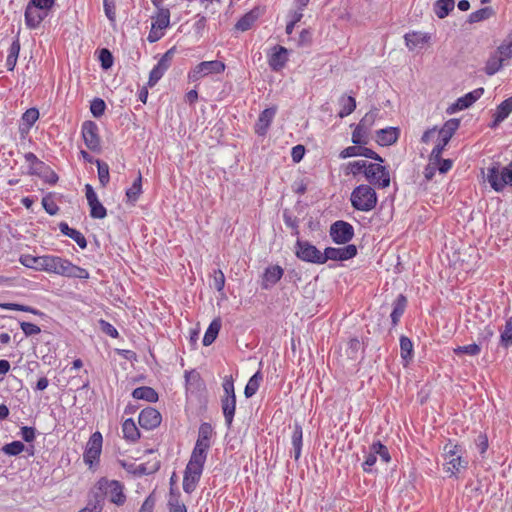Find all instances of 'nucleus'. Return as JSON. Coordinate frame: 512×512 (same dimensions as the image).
Masks as SVG:
<instances>
[{"mask_svg": "<svg viewBox=\"0 0 512 512\" xmlns=\"http://www.w3.org/2000/svg\"><path fill=\"white\" fill-rule=\"evenodd\" d=\"M47 16V13L41 10H38L36 7H32L27 4L25 9V24L30 29H36L42 23V21Z\"/></svg>", "mask_w": 512, "mask_h": 512, "instance_id": "obj_21", "label": "nucleus"}, {"mask_svg": "<svg viewBox=\"0 0 512 512\" xmlns=\"http://www.w3.org/2000/svg\"><path fill=\"white\" fill-rule=\"evenodd\" d=\"M100 454V452L94 449L90 450L89 448L85 447L83 460L85 464H87L91 468L95 462L99 461Z\"/></svg>", "mask_w": 512, "mask_h": 512, "instance_id": "obj_61", "label": "nucleus"}, {"mask_svg": "<svg viewBox=\"0 0 512 512\" xmlns=\"http://www.w3.org/2000/svg\"><path fill=\"white\" fill-rule=\"evenodd\" d=\"M352 143L355 145H365L368 143V131L361 127L359 124L355 127L352 133Z\"/></svg>", "mask_w": 512, "mask_h": 512, "instance_id": "obj_48", "label": "nucleus"}, {"mask_svg": "<svg viewBox=\"0 0 512 512\" xmlns=\"http://www.w3.org/2000/svg\"><path fill=\"white\" fill-rule=\"evenodd\" d=\"M500 345L504 348L512 346V317L506 320L504 329L501 331Z\"/></svg>", "mask_w": 512, "mask_h": 512, "instance_id": "obj_42", "label": "nucleus"}, {"mask_svg": "<svg viewBox=\"0 0 512 512\" xmlns=\"http://www.w3.org/2000/svg\"><path fill=\"white\" fill-rule=\"evenodd\" d=\"M283 220L287 227L291 228L292 235L299 236V220L296 216L292 215V213L285 209L283 211Z\"/></svg>", "mask_w": 512, "mask_h": 512, "instance_id": "obj_44", "label": "nucleus"}, {"mask_svg": "<svg viewBox=\"0 0 512 512\" xmlns=\"http://www.w3.org/2000/svg\"><path fill=\"white\" fill-rule=\"evenodd\" d=\"M90 207V216L94 219H103L107 215L106 208L102 205V203L97 199L94 202L88 204Z\"/></svg>", "mask_w": 512, "mask_h": 512, "instance_id": "obj_52", "label": "nucleus"}, {"mask_svg": "<svg viewBox=\"0 0 512 512\" xmlns=\"http://www.w3.org/2000/svg\"><path fill=\"white\" fill-rule=\"evenodd\" d=\"M169 512H187V508L184 503H181L179 499L171 498L168 501Z\"/></svg>", "mask_w": 512, "mask_h": 512, "instance_id": "obj_64", "label": "nucleus"}, {"mask_svg": "<svg viewBox=\"0 0 512 512\" xmlns=\"http://www.w3.org/2000/svg\"><path fill=\"white\" fill-rule=\"evenodd\" d=\"M357 255V247L354 244H347L342 248L327 247L323 252L324 263L328 260L346 261Z\"/></svg>", "mask_w": 512, "mask_h": 512, "instance_id": "obj_14", "label": "nucleus"}, {"mask_svg": "<svg viewBox=\"0 0 512 512\" xmlns=\"http://www.w3.org/2000/svg\"><path fill=\"white\" fill-rule=\"evenodd\" d=\"M20 327L26 337L37 335L41 332L39 326L30 322L22 321L20 322Z\"/></svg>", "mask_w": 512, "mask_h": 512, "instance_id": "obj_62", "label": "nucleus"}, {"mask_svg": "<svg viewBox=\"0 0 512 512\" xmlns=\"http://www.w3.org/2000/svg\"><path fill=\"white\" fill-rule=\"evenodd\" d=\"M379 114L378 108H373L369 112H367L364 117L360 120L358 123L361 127L369 131V129L373 126L375 123V120L377 119Z\"/></svg>", "mask_w": 512, "mask_h": 512, "instance_id": "obj_51", "label": "nucleus"}, {"mask_svg": "<svg viewBox=\"0 0 512 512\" xmlns=\"http://www.w3.org/2000/svg\"><path fill=\"white\" fill-rule=\"evenodd\" d=\"M99 60L101 62V67L104 70H108L112 67L114 58L112 53L107 48H102L99 52Z\"/></svg>", "mask_w": 512, "mask_h": 512, "instance_id": "obj_56", "label": "nucleus"}, {"mask_svg": "<svg viewBox=\"0 0 512 512\" xmlns=\"http://www.w3.org/2000/svg\"><path fill=\"white\" fill-rule=\"evenodd\" d=\"M176 52V47H172L169 50H167L162 57L159 59L158 63L155 65L162 71L166 72L167 69L170 67L173 56Z\"/></svg>", "mask_w": 512, "mask_h": 512, "instance_id": "obj_54", "label": "nucleus"}, {"mask_svg": "<svg viewBox=\"0 0 512 512\" xmlns=\"http://www.w3.org/2000/svg\"><path fill=\"white\" fill-rule=\"evenodd\" d=\"M486 179L496 192L503 191L507 185L512 186V162L504 167L494 162L487 168Z\"/></svg>", "mask_w": 512, "mask_h": 512, "instance_id": "obj_4", "label": "nucleus"}, {"mask_svg": "<svg viewBox=\"0 0 512 512\" xmlns=\"http://www.w3.org/2000/svg\"><path fill=\"white\" fill-rule=\"evenodd\" d=\"M103 7L106 17L110 22L116 21V5L114 0H103Z\"/></svg>", "mask_w": 512, "mask_h": 512, "instance_id": "obj_59", "label": "nucleus"}, {"mask_svg": "<svg viewBox=\"0 0 512 512\" xmlns=\"http://www.w3.org/2000/svg\"><path fill=\"white\" fill-rule=\"evenodd\" d=\"M463 448L457 443H453L451 440L443 447V457L446 460L447 472H450V476H456L462 470L467 469L468 461L463 459Z\"/></svg>", "mask_w": 512, "mask_h": 512, "instance_id": "obj_5", "label": "nucleus"}, {"mask_svg": "<svg viewBox=\"0 0 512 512\" xmlns=\"http://www.w3.org/2000/svg\"><path fill=\"white\" fill-rule=\"evenodd\" d=\"M454 0H437L434 3V13L440 19H444L454 9Z\"/></svg>", "mask_w": 512, "mask_h": 512, "instance_id": "obj_33", "label": "nucleus"}, {"mask_svg": "<svg viewBox=\"0 0 512 512\" xmlns=\"http://www.w3.org/2000/svg\"><path fill=\"white\" fill-rule=\"evenodd\" d=\"M370 450L373 451L376 456H379L383 462H390L391 456L388 451V448L385 445H383L380 441L374 442L370 446Z\"/></svg>", "mask_w": 512, "mask_h": 512, "instance_id": "obj_49", "label": "nucleus"}, {"mask_svg": "<svg viewBox=\"0 0 512 512\" xmlns=\"http://www.w3.org/2000/svg\"><path fill=\"white\" fill-rule=\"evenodd\" d=\"M90 494L94 500H99L102 507L106 497L117 505H122L126 500L122 484L119 481L107 480L106 478H101Z\"/></svg>", "mask_w": 512, "mask_h": 512, "instance_id": "obj_1", "label": "nucleus"}, {"mask_svg": "<svg viewBox=\"0 0 512 512\" xmlns=\"http://www.w3.org/2000/svg\"><path fill=\"white\" fill-rule=\"evenodd\" d=\"M56 0H29L28 5L36 7L38 10L48 12L55 5Z\"/></svg>", "mask_w": 512, "mask_h": 512, "instance_id": "obj_60", "label": "nucleus"}, {"mask_svg": "<svg viewBox=\"0 0 512 512\" xmlns=\"http://www.w3.org/2000/svg\"><path fill=\"white\" fill-rule=\"evenodd\" d=\"M288 61V50L280 45L273 48L272 54L269 56L268 63L273 71L281 70Z\"/></svg>", "mask_w": 512, "mask_h": 512, "instance_id": "obj_19", "label": "nucleus"}, {"mask_svg": "<svg viewBox=\"0 0 512 512\" xmlns=\"http://www.w3.org/2000/svg\"><path fill=\"white\" fill-rule=\"evenodd\" d=\"M95 163L98 169V179L102 187H106L110 181L109 166L106 162L95 159Z\"/></svg>", "mask_w": 512, "mask_h": 512, "instance_id": "obj_41", "label": "nucleus"}, {"mask_svg": "<svg viewBox=\"0 0 512 512\" xmlns=\"http://www.w3.org/2000/svg\"><path fill=\"white\" fill-rule=\"evenodd\" d=\"M213 434V428L210 423L204 422L200 425L198 431V438L191 453V456L207 459V453L211 446L210 439Z\"/></svg>", "mask_w": 512, "mask_h": 512, "instance_id": "obj_9", "label": "nucleus"}, {"mask_svg": "<svg viewBox=\"0 0 512 512\" xmlns=\"http://www.w3.org/2000/svg\"><path fill=\"white\" fill-rule=\"evenodd\" d=\"M132 396L137 400H145L150 403H155L158 401V393L149 386H141L134 389Z\"/></svg>", "mask_w": 512, "mask_h": 512, "instance_id": "obj_27", "label": "nucleus"}, {"mask_svg": "<svg viewBox=\"0 0 512 512\" xmlns=\"http://www.w3.org/2000/svg\"><path fill=\"white\" fill-rule=\"evenodd\" d=\"M123 437L130 442H136L140 438V431L132 418L126 419L122 424Z\"/></svg>", "mask_w": 512, "mask_h": 512, "instance_id": "obj_29", "label": "nucleus"}, {"mask_svg": "<svg viewBox=\"0 0 512 512\" xmlns=\"http://www.w3.org/2000/svg\"><path fill=\"white\" fill-rule=\"evenodd\" d=\"M24 158H25L26 162L31 164L30 174H32V175L41 176L42 169H48V166L43 161L39 160L37 158V156L32 152L26 153L24 155Z\"/></svg>", "mask_w": 512, "mask_h": 512, "instance_id": "obj_36", "label": "nucleus"}, {"mask_svg": "<svg viewBox=\"0 0 512 512\" xmlns=\"http://www.w3.org/2000/svg\"><path fill=\"white\" fill-rule=\"evenodd\" d=\"M341 110L338 113L340 118L350 115L356 109V100L352 96H343L340 99Z\"/></svg>", "mask_w": 512, "mask_h": 512, "instance_id": "obj_38", "label": "nucleus"}, {"mask_svg": "<svg viewBox=\"0 0 512 512\" xmlns=\"http://www.w3.org/2000/svg\"><path fill=\"white\" fill-rule=\"evenodd\" d=\"M225 70V64L219 60L203 61L197 64L192 71L189 72L188 78L190 81H197L200 78L209 74H219Z\"/></svg>", "mask_w": 512, "mask_h": 512, "instance_id": "obj_12", "label": "nucleus"}, {"mask_svg": "<svg viewBox=\"0 0 512 512\" xmlns=\"http://www.w3.org/2000/svg\"><path fill=\"white\" fill-rule=\"evenodd\" d=\"M364 175L367 181L379 188H387L390 185V173L388 169L379 163H366Z\"/></svg>", "mask_w": 512, "mask_h": 512, "instance_id": "obj_8", "label": "nucleus"}, {"mask_svg": "<svg viewBox=\"0 0 512 512\" xmlns=\"http://www.w3.org/2000/svg\"><path fill=\"white\" fill-rule=\"evenodd\" d=\"M39 118V111L36 108H30L23 114V121L32 126Z\"/></svg>", "mask_w": 512, "mask_h": 512, "instance_id": "obj_63", "label": "nucleus"}, {"mask_svg": "<svg viewBox=\"0 0 512 512\" xmlns=\"http://www.w3.org/2000/svg\"><path fill=\"white\" fill-rule=\"evenodd\" d=\"M98 126L93 121H85L82 124V137L85 145L93 152H99L101 149V140L98 134Z\"/></svg>", "mask_w": 512, "mask_h": 512, "instance_id": "obj_13", "label": "nucleus"}, {"mask_svg": "<svg viewBox=\"0 0 512 512\" xmlns=\"http://www.w3.org/2000/svg\"><path fill=\"white\" fill-rule=\"evenodd\" d=\"M70 262L71 261L59 256L50 255L46 272L55 273L65 277Z\"/></svg>", "mask_w": 512, "mask_h": 512, "instance_id": "obj_24", "label": "nucleus"}, {"mask_svg": "<svg viewBox=\"0 0 512 512\" xmlns=\"http://www.w3.org/2000/svg\"><path fill=\"white\" fill-rule=\"evenodd\" d=\"M223 394L220 397L221 409L228 429L232 427V423L236 411V394L234 387V379L231 375L223 378L222 383Z\"/></svg>", "mask_w": 512, "mask_h": 512, "instance_id": "obj_2", "label": "nucleus"}, {"mask_svg": "<svg viewBox=\"0 0 512 512\" xmlns=\"http://www.w3.org/2000/svg\"><path fill=\"white\" fill-rule=\"evenodd\" d=\"M25 450V445L21 441H12L2 447V451L9 456H17Z\"/></svg>", "mask_w": 512, "mask_h": 512, "instance_id": "obj_50", "label": "nucleus"}, {"mask_svg": "<svg viewBox=\"0 0 512 512\" xmlns=\"http://www.w3.org/2000/svg\"><path fill=\"white\" fill-rule=\"evenodd\" d=\"M294 248L298 259L313 264H324L323 252L309 241L298 238Z\"/></svg>", "mask_w": 512, "mask_h": 512, "instance_id": "obj_7", "label": "nucleus"}, {"mask_svg": "<svg viewBox=\"0 0 512 512\" xmlns=\"http://www.w3.org/2000/svg\"><path fill=\"white\" fill-rule=\"evenodd\" d=\"M58 226L61 233L73 239L81 249H85L87 247V240L80 231L69 227L66 222H60Z\"/></svg>", "mask_w": 512, "mask_h": 512, "instance_id": "obj_25", "label": "nucleus"}, {"mask_svg": "<svg viewBox=\"0 0 512 512\" xmlns=\"http://www.w3.org/2000/svg\"><path fill=\"white\" fill-rule=\"evenodd\" d=\"M404 38H405L406 46L410 50H413L416 47L423 45L430 40V36L428 34L421 33V32L407 33V34H405Z\"/></svg>", "mask_w": 512, "mask_h": 512, "instance_id": "obj_28", "label": "nucleus"}, {"mask_svg": "<svg viewBox=\"0 0 512 512\" xmlns=\"http://www.w3.org/2000/svg\"><path fill=\"white\" fill-rule=\"evenodd\" d=\"M497 52L505 59L512 57V33L498 47Z\"/></svg>", "mask_w": 512, "mask_h": 512, "instance_id": "obj_58", "label": "nucleus"}, {"mask_svg": "<svg viewBox=\"0 0 512 512\" xmlns=\"http://www.w3.org/2000/svg\"><path fill=\"white\" fill-rule=\"evenodd\" d=\"M429 161L436 166L437 170L441 174L447 173L453 166V161L451 159H443L441 155H439V158H433L432 153L429 156Z\"/></svg>", "mask_w": 512, "mask_h": 512, "instance_id": "obj_46", "label": "nucleus"}, {"mask_svg": "<svg viewBox=\"0 0 512 512\" xmlns=\"http://www.w3.org/2000/svg\"><path fill=\"white\" fill-rule=\"evenodd\" d=\"M277 113V107L273 106L270 108L264 109L258 117L257 122L255 123L254 130L255 133L259 136H265L270 128V125Z\"/></svg>", "mask_w": 512, "mask_h": 512, "instance_id": "obj_18", "label": "nucleus"}, {"mask_svg": "<svg viewBox=\"0 0 512 512\" xmlns=\"http://www.w3.org/2000/svg\"><path fill=\"white\" fill-rule=\"evenodd\" d=\"M262 379L263 376L260 371H257L253 376L250 377L244 389V394L246 398H251L253 395L256 394Z\"/></svg>", "mask_w": 512, "mask_h": 512, "instance_id": "obj_37", "label": "nucleus"}, {"mask_svg": "<svg viewBox=\"0 0 512 512\" xmlns=\"http://www.w3.org/2000/svg\"><path fill=\"white\" fill-rule=\"evenodd\" d=\"M498 114V121H504L512 113V96L502 101L495 111Z\"/></svg>", "mask_w": 512, "mask_h": 512, "instance_id": "obj_45", "label": "nucleus"}, {"mask_svg": "<svg viewBox=\"0 0 512 512\" xmlns=\"http://www.w3.org/2000/svg\"><path fill=\"white\" fill-rule=\"evenodd\" d=\"M106 109V103L101 98H94L90 104V111L95 118H100Z\"/></svg>", "mask_w": 512, "mask_h": 512, "instance_id": "obj_55", "label": "nucleus"}, {"mask_svg": "<svg viewBox=\"0 0 512 512\" xmlns=\"http://www.w3.org/2000/svg\"><path fill=\"white\" fill-rule=\"evenodd\" d=\"M302 438H303L302 427H301V425L296 423L294 426V430H293L292 438H291L293 452H294V458L296 461L301 456Z\"/></svg>", "mask_w": 512, "mask_h": 512, "instance_id": "obj_34", "label": "nucleus"}, {"mask_svg": "<svg viewBox=\"0 0 512 512\" xmlns=\"http://www.w3.org/2000/svg\"><path fill=\"white\" fill-rule=\"evenodd\" d=\"M162 416L158 410L152 407L143 409L138 418L139 425L146 430H152L161 424Z\"/></svg>", "mask_w": 512, "mask_h": 512, "instance_id": "obj_16", "label": "nucleus"}, {"mask_svg": "<svg viewBox=\"0 0 512 512\" xmlns=\"http://www.w3.org/2000/svg\"><path fill=\"white\" fill-rule=\"evenodd\" d=\"M102 444H103L102 434L99 431H96L90 436V438L86 444V447L89 448L90 450L94 449L101 453Z\"/></svg>", "mask_w": 512, "mask_h": 512, "instance_id": "obj_57", "label": "nucleus"}, {"mask_svg": "<svg viewBox=\"0 0 512 512\" xmlns=\"http://www.w3.org/2000/svg\"><path fill=\"white\" fill-rule=\"evenodd\" d=\"M157 19L156 22L153 23V28L157 27L160 30H163L169 26L170 23V11L168 8L160 7L157 8Z\"/></svg>", "mask_w": 512, "mask_h": 512, "instance_id": "obj_43", "label": "nucleus"}, {"mask_svg": "<svg viewBox=\"0 0 512 512\" xmlns=\"http://www.w3.org/2000/svg\"><path fill=\"white\" fill-rule=\"evenodd\" d=\"M142 193V175L139 172L132 186L126 190L127 202L134 205Z\"/></svg>", "mask_w": 512, "mask_h": 512, "instance_id": "obj_31", "label": "nucleus"}, {"mask_svg": "<svg viewBox=\"0 0 512 512\" xmlns=\"http://www.w3.org/2000/svg\"><path fill=\"white\" fill-rule=\"evenodd\" d=\"M50 255L33 256L25 254L20 257V263L28 268H33L39 271H46Z\"/></svg>", "mask_w": 512, "mask_h": 512, "instance_id": "obj_22", "label": "nucleus"}, {"mask_svg": "<svg viewBox=\"0 0 512 512\" xmlns=\"http://www.w3.org/2000/svg\"><path fill=\"white\" fill-rule=\"evenodd\" d=\"M400 130L397 127H387L376 132L377 143L381 146H390L397 142Z\"/></svg>", "mask_w": 512, "mask_h": 512, "instance_id": "obj_23", "label": "nucleus"}, {"mask_svg": "<svg viewBox=\"0 0 512 512\" xmlns=\"http://www.w3.org/2000/svg\"><path fill=\"white\" fill-rule=\"evenodd\" d=\"M400 352L402 359L408 363L413 358V343L412 341L407 337L402 335L400 337Z\"/></svg>", "mask_w": 512, "mask_h": 512, "instance_id": "obj_39", "label": "nucleus"}, {"mask_svg": "<svg viewBox=\"0 0 512 512\" xmlns=\"http://www.w3.org/2000/svg\"><path fill=\"white\" fill-rule=\"evenodd\" d=\"M407 307V298L403 294H399L393 302V310L391 312V324L393 327L397 326L400 318L405 312Z\"/></svg>", "mask_w": 512, "mask_h": 512, "instance_id": "obj_26", "label": "nucleus"}, {"mask_svg": "<svg viewBox=\"0 0 512 512\" xmlns=\"http://www.w3.org/2000/svg\"><path fill=\"white\" fill-rule=\"evenodd\" d=\"M284 270L279 265H272L265 269L261 287L263 289H270L273 287L283 276Z\"/></svg>", "mask_w": 512, "mask_h": 512, "instance_id": "obj_20", "label": "nucleus"}, {"mask_svg": "<svg viewBox=\"0 0 512 512\" xmlns=\"http://www.w3.org/2000/svg\"><path fill=\"white\" fill-rule=\"evenodd\" d=\"M350 201L355 210L369 212L376 207L378 198L371 186L361 184L352 191Z\"/></svg>", "mask_w": 512, "mask_h": 512, "instance_id": "obj_3", "label": "nucleus"}, {"mask_svg": "<svg viewBox=\"0 0 512 512\" xmlns=\"http://www.w3.org/2000/svg\"><path fill=\"white\" fill-rule=\"evenodd\" d=\"M221 325L222 323L220 318H215L212 320L202 340L204 346H209L216 340L221 329Z\"/></svg>", "mask_w": 512, "mask_h": 512, "instance_id": "obj_30", "label": "nucleus"}, {"mask_svg": "<svg viewBox=\"0 0 512 512\" xmlns=\"http://www.w3.org/2000/svg\"><path fill=\"white\" fill-rule=\"evenodd\" d=\"M65 277L77 278V279H88L89 272L85 268L79 267V266L73 264L72 262H70Z\"/></svg>", "mask_w": 512, "mask_h": 512, "instance_id": "obj_47", "label": "nucleus"}, {"mask_svg": "<svg viewBox=\"0 0 512 512\" xmlns=\"http://www.w3.org/2000/svg\"><path fill=\"white\" fill-rule=\"evenodd\" d=\"M206 460L190 456L189 462L184 471L183 490L191 494L199 482Z\"/></svg>", "mask_w": 512, "mask_h": 512, "instance_id": "obj_6", "label": "nucleus"}, {"mask_svg": "<svg viewBox=\"0 0 512 512\" xmlns=\"http://www.w3.org/2000/svg\"><path fill=\"white\" fill-rule=\"evenodd\" d=\"M481 351L480 345L473 343L465 346H458L453 349L455 355L467 354L470 356H477Z\"/></svg>", "mask_w": 512, "mask_h": 512, "instance_id": "obj_53", "label": "nucleus"}, {"mask_svg": "<svg viewBox=\"0 0 512 512\" xmlns=\"http://www.w3.org/2000/svg\"><path fill=\"white\" fill-rule=\"evenodd\" d=\"M494 15V10L492 9V7H484V8H481L475 12H472L469 16H468V22L470 24H473V23H478V22H481V21H484L488 18H490L491 16Z\"/></svg>", "mask_w": 512, "mask_h": 512, "instance_id": "obj_40", "label": "nucleus"}, {"mask_svg": "<svg viewBox=\"0 0 512 512\" xmlns=\"http://www.w3.org/2000/svg\"><path fill=\"white\" fill-rule=\"evenodd\" d=\"M329 235L335 244H348L354 237V228L350 223L338 220L331 224Z\"/></svg>", "mask_w": 512, "mask_h": 512, "instance_id": "obj_11", "label": "nucleus"}, {"mask_svg": "<svg viewBox=\"0 0 512 512\" xmlns=\"http://www.w3.org/2000/svg\"><path fill=\"white\" fill-rule=\"evenodd\" d=\"M258 18V13L255 10H251L245 15H243L235 24V29L238 31L245 32L249 30L254 22Z\"/></svg>", "mask_w": 512, "mask_h": 512, "instance_id": "obj_35", "label": "nucleus"}, {"mask_svg": "<svg viewBox=\"0 0 512 512\" xmlns=\"http://www.w3.org/2000/svg\"><path fill=\"white\" fill-rule=\"evenodd\" d=\"M356 156H363V157L378 161L380 163H382L384 161L383 158L378 153H376L375 151H373L370 148L362 147L361 145H354V146L346 147L339 154V157L341 159H346V158L356 157Z\"/></svg>", "mask_w": 512, "mask_h": 512, "instance_id": "obj_17", "label": "nucleus"}, {"mask_svg": "<svg viewBox=\"0 0 512 512\" xmlns=\"http://www.w3.org/2000/svg\"><path fill=\"white\" fill-rule=\"evenodd\" d=\"M504 58L496 51L490 55L485 65V73L489 76L497 73L503 66Z\"/></svg>", "mask_w": 512, "mask_h": 512, "instance_id": "obj_32", "label": "nucleus"}, {"mask_svg": "<svg viewBox=\"0 0 512 512\" xmlns=\"http://www.w3.org/2000/svg\"><path fill=\"white\" fill-rule=\"evenodd\" d=\"M460 120L453 118L445 122L444 126L438 131L439 143L432 150V157L439 158L445 147L459 128Z\"/></svg>", "mask_w": 512, "mask_h": 512, "instance_id": "obj_10", "label": "nucleus"}, {"mask_svg": "<svg viewBox=\"0 0 512 512\" xmlns=\"http://www.w3.org/2000/svg\"><path fill=\"white\" fill-rule=\"evenodd\" d=\"M484 93V88H477L464 96L458 98L453 104H451L446 112L448 114H454L457 111L464 110L473 105Z\"/></svg>", "mask_w": 512, "mask_h": 512, "instance_id": "obj_15", "label": "nucleus"}]
</instances>
